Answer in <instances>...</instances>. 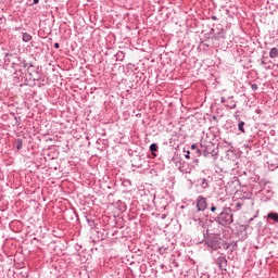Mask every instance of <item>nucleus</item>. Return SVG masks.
Returning a JSON list of instances; mask_svg holds the SVG:
<instances>
[{
    "instance_id": "nucleus-12",
    "label": "nucleus",
    "mask_w": 278,
    "mask_h": 278,
    "mask_svg": "<svg viewBox=\"0 0 278 278\" xmlns=\"http://www.w3.org/2000/svg\"><path fill=\"white\" fill-rule=\"evenodd\" d=\"M55 49H60V43H54Z\"/></svg>"
},
{
    "instance_id": "nucleus-14",
    "label": "nucleus",
    "mask_w": 278,
    "mask_h": 278,
    "mask_svg": "<svg viewBox=\"0 0 278 278\" xmlns=\"http://www.w3.org/2000/svg\"><path fill=\"white\" fill-rule=\"evenodd\" d=\"M40 0H34V3H39Z\"/></svg>"
},
{
    "instance_id": "nucleus-6",
    "label": "nucleus",
    "mask_w": 278,
    "mask_h": 278,
    "mask_svg": "<svg viewBox=\"0 0 278 278\" xmlns=\"http://www.w3.org/2000/svg\"><path fill=\"white\" fill-rule=\"evenodd\" d=\"M22 40H23V42L31 41V35H29L27 33H24L23 36H22Z\"/></svg>"
},
{
    "instance_id": "nucleus-11",
    "label": "nucleus",
    "mask_w": 278,
    "mask_h": 278,
    "mask_svg": "<svg viewBox=\"0 0 278 278\" xmlns=\"http://www.w3.org/2000/svg\"><path fill=\"white\" fill-rule=\"evenodd\" d=\"M191 149L194 151V149H197V143H193V144L191 146Z\"/></svg>"
},
{
    "instance_id": "nucleus-10",
    "label": "nucleus",
    "mask_w": 278,
    "mask_h": 278,
    "mask_svg": "<svg viewBox=\"0 0 278 278\" xmlns=\"http://www.w3.org/2000/svg\"><path fill=\"white\" fill-rule=\"evenodd\" d=\"M252 90H257V85L256 84L252 85Z\"/></svg>"
},
{
    "instance_id": "nucleus-3",
    "label": "nucleus",
    "mask_w": 278,
    "mask_h": 278,
    "mask_svg": "<svg viewBox=\"0 0 278 278\" xmlns=\"http://www.w3.org/2000/svg\"><path fill=\"white\" fill-rule=\"evenodd\" d=\"M217 264H218L220 270H224L225 268H227V260L225 257H218Z\"/></svg>"
},
{
    "instance_id": "nucleus-9",
    "label": "nucleus",
    "mask_w": 278,
    "mask_h": 278,
    "mask_svg": "<svg viewBox=\"0 0 278 278\" xmlns=\"http://www.w3.org/2000/svg\"><path fill=\"white\" fill-rule=\"evenodd\" d=\"M187 160H190V151L187 152L186 156Z\"/></svg>"
},
{
    "instance_id": "nucleus-13",
    "label": "nucleus",
    "mask_w": 278,
    "mask_h": 278,
    "mask_svg": "<svg viewBox=\"0 0 278 278\" xmlns=\"http://www.w3.org/2000/svg\"><path fill=\"white\" fill-rule=\"evenodd\" d=\"M211 212H216V206H212Z\"/></svg>"
},
{
    "instance_id": "nucleus-7",
    "label": "nucleus",
    "mask_w": 278,
    "mask_h": 278,
    "mask_svg": "<svg viewBox=\"0 0 278 278\" xmlns=\"http://www.w3.org/2000/svg\"><path fill=\"white\" fill-rule=\"evenodd\" d=\"M238 129H239V131H242V134H244V122L239 123Z\"/></svg>"
},
{
    "instance_id": "nucleus-8",
    "label": "nucleus",
    "mask_w": 278,
    "mask_h": 278,
    "mask_svg": "<svg viewBox=\"0 0 278 278\" xmlns=\"http://www.w3.org/2000/svg\"><path fill=\"white\" fill-rule=\"evenodd\" d=\"M150 151H151L152 153H155V151H157V144L152 143V144L150 146Z\"/></svg>"
},
{
    "instance_id": "nucleus-5",
    "label": "nucleus",
    "mask_w": 278,
    "mask_h": 278,
    "mask_svg": "<svg viewBox=\"0 0 278 278\" xmlns=\"http://www.w3.org/2000/svg\"><path fill=\"white\" fill-rule=\"evenodd\" d=\"M267 218H270L275 223H278V213H268Z\"/></svg>"
},
{
    "instance_id": "nucleus-4",
    "label": "nucleus",
    "mask_w": 278,
    "mask_h": 278,
    "mask_svg": "<svg viewBox=\"0 0 278 278\" xmlns=\"http://www.w3.org/2000/svg\"><path fill=\"white\" fill-rule=\"evenodd\" d=\"M278 56V49L277 48H271L269 51V58L275 59Z\"/></svg>"
},
{
    "instance_id": "nucleus-2",
    "label": "nucleus",
    "mask_w": 278,
    "mask_h": 278,
    "mask_svg": "<svg viewBox=\"0 0 278 278\" xmlns=\"http://www.w3.org/2000/svg\"><path fill=\"white\" fill-rule=\"evenodd\" d=\"M197 207L199 212H204V210H207V200H205V198H199L197 202Z\"/></svg>"
},
{
    "instance_id": "nucleus-1",
    "label": "nucleus",
    "mask_w": 278,
    "mask_h": 278,
    "mask_svg": "<svg viewBox=\"0 0 278 278\" xmlns=\"http://www.w3.org/2000/svg\"><path fill=\"white\" fill-rule=\"evenodd\" d=\"M216 222L223 227L231 225V223H233V213H231V208H224V211L217 216Z\"/></svg>"
},
{
    "instance_id": "nucleus-15",
    "label": "nucleus",
    "mask_w": 278,
    "mask_h": 278,
    "mask_svg": "<svg viewBox=\"0 0 278 278\" xmlns=\"http://www.w3.org/2000/svg\"><path fill=\"white\" fill-rule=\"evenodd\" d=\"M222 103H225V98H222Z\"/></svg>"
}]
</instances>
